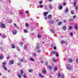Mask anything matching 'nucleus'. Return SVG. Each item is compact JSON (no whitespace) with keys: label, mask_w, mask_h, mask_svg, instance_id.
Listing matches in <instances>:
<instances>
[{"label":"nucleus","mask_w":78,"mask_h":78,"mask_svg":"<svg viewBox=\"0 0 78 78\" xmlns=\"http://www.w3.org/2000/svg\"><path fill=\"white\" fill-rule=\"evenodd\" d=\"M2 64H3L2 67L3 68H4V70H5L7 71L8 69H7V68L6 67V66H5V65H6V63L3 62L2 63Z\"/></svg>","instance_id":"f257e3e1"},{"label":"nucleus","mask_w":78,"mask_h":78,"mask_svg":"<svg viewBox=\"0 0 78 78\" xmlns=\"http://www.w3.org/2000/svg\"><path fill=\"white\" fill-rule=\"evenodd\" d=\"M36 50L39 49V44H37V45L36 47Z\"/></svg>","instance_id":"f03ea898"},{"label":"nucleus","mask_w":78,"mask_h":78,"mask_svg":"<svg viewBox=\"0 0 78 78\" xmlns=\"http://www.w3.org/2000/svg\"><path fill=\"white\" fill-rule=\"evenodd\" d=\"M14 62L13 60H11V61L9 62V64L11 65V64H14Z\"/></svg>","instance_id":"7ed1b4c3"},{"label":"nucleus","mask_w":78,"mask_h":78,"mask_svg":"<svg viewBox=\"0 0 78 78\" xmlns=\"http://www.w3.org/2000/svg\"><path fill=\"white\" fill-rule=\"evenodd\" d=\"M1 27H2V28H5V25L3 23L1 24Z\"/></svg>","instance_id":"20e7f679"},{"label":"nucleus","mask_w":78,"mask_h":78,"mask_svg":"<svg viewBox=\"0 0 78 78\" xmlns=\"http://www.w3.org/2000/svg\"><path fill=\"white\" fill-rule=\"evenodd\" d=\"M58 8L59 9L61 10L62 9V8H63V7H62V5H60V6H58Z\"/></svg>","instance_id":"39448f33"},{"label":"nucleus","mask_w":78,"mask_h":78,"mask_svg":"<svg viewBox=\"0 0 78 78\" xmlns=\"http://www.w3.org/2000/svg\"><path fill=\"white\" fill-rule=\"evenodd\" d=\"M12 33L13 34H16L17 33V30H13Z\"/></svg>","instance_id":"423d86ee"},{"label":"nucleus","mask_w":78,"mask_h":78,"mask_svg":"<svg viewBox=\"0 0 78 78\" xmlns=\"http://www.w3.org/2000/svg\"><path fill=\"white\" fill-rule=\"evenodd\" d=\"M44 16H47V14H48V12H44Z\"/></svg>","instance_id":"0eeeda50"},{"label":"nucleus","mask_w":78,"mask_h":78,"mask_svg":"<svg viewBox=\"0 0 78 78\" xmlns=\"http://www.w3.org/2000/svg\"><path fill=\"white\" fill-rule=\"evenodd\" d=\"M3 58H4V56L3 55H0V59H3Z\"/></svg>","instance_id":"6e6552de"},{"label":"nucleus","mask_w":78,"mask_h":78,"mask_svg":"<svg viewBox=\"0 0 78 78\" xmlns=\"http://www.w3.org/2000/svg\"><path fill=\"white\" fill-rule=\"evenodd\" d=\"M62 28L64 31L66 30V26H63Z\"/></svg>","instance_id":"1a4fd4ad"},{"label":"nucleus","mask_w":78,"mask_h":78,"mask_svg":"<svg viewBox=\"0 0 78 78\" xmlns=\"http://www.w3.org/2000/svg\"><path fill=\"white\" fill-rule=\"evenodd\" d=\"M11 47L12 48H16V46L14 44H12L11 45Z\"/></svg>","instance_id":"9d476101"},{"label":"nucleus","mask_w":78,"mask_h":78,"mask_svg":"<svg viewBox=\"0 0 78 78\" xmlns=\"http://www.w3.org/2000/svg\"><path fill=\"white\" fill-rule=\"evenodd\" d=\"M62 22H59L58 23V26L62 25Z\"/></svg>","instance_id":"9b49d317"},{"label":"nucleus","mask_w":78,"mask_h":78,"mask_svg":"<svg viewBox=\"0 0 78 78\" xmlns=\"http://www.w3.org/2000/svg\"><path fill=\"white\" fill-rule=\"evenodd\" d=\"M67 68L69 70L71 69V66L70 65H68Z\"/></svg>","instance_id":"f8f14e48"},{"label":"nucleus","mask_w":78,"mask_h":78,"mask_svg":"<svg viewBox=\"0 0 78 78\" xmlns=\"http://www.w3.org/2000/svg\"><path fill=\"white\" fill-rule=\"evenodd\" d=\"M49 22L50 23H51V24L52 23H53V20H50L49 21Z\"/></svg>","instance_id":"ddd939ff"},{"label":"nucleus","mask_w":78,"mask_h":78,"mask_svg":"<svg viewBox=\"0 0 78 78\" xmlns=\"http://www.w3.org/2000/svg\"><path fill=\"white\" fill-rule=\"evenodd\" d=\"M56 53L55 51H51V54H55Z\"/></svg>","instance_id":"4468645a"},{"label":"nucleus","mask_w":78,"mask_h":78,"mask_svg":"<svg viewBox=\"0 0 78 78\" xmlns=\"http://www.w3.org/2000/svg\"><path fill=\"white\" fill-rule=\"evenodd\" d=\"M19 61H20L21 62H23V59H22L21 58H20V59L19 60Z\"/></svg>","instance_id":"2eb2a0df"},{"label":"nucleus","mask_w":78,"mask_h":78,"mask_svg":"<svg viewBox=\"0 0 78 78\" xmlns=\"http://www.w3.org/2000/svg\"><path fill=\"white\" fill-rule=\"evenodd\" d=\"M28 71L30 73H31L33 72V70L31 69H30L28 70Z\"/></svg>","instance_id":"dca6fc26"},{"label":"nucleus","mask_w":78,"mask_h":78,"mask_svg":"<svg viewBox=\"0 0 78 78\" xmlns=\"http://www.w3.org/2000/svg\"><path fill=\"white\" fill-rule=\"evenodd\" d=\"M69 20L70 22H73V18H71L69 19Z\"/></svg>","instance_id":"f3484780"},{"label":"nucleus","mask_w":78,"mask_h":78,"mask_svg":"<svg viewBox=\"0 0 78 78\" xmlns=\"http://www.w3.org/2000/svg\"><path fill=\"white\" fill-rule=\"evenodd\" d=\"M76 2L75 1L74 2V4H73V6L74 7H75V6H76Z\"/></svg>","instance_id":"a211bd4d"},{"label":"nucleus","mask_w":78,"mask_h":78,"mask_svg":"<svg viewBox=\"0 0 78 78\" xmlns=\"http://www.w3.org/2000/svg\"><path fill=\"white\" fill-rule=\"evenodd\" d=\"M71 14H74V11L73 10H71Z\"/></svg>","instance_id":"6ab92c4d"},{"label":"nucleus","mask_w":78,"mask_h":78,"mask_svg":"<svg viewBox=\"0 0 78 78\" xmlns=\"http://www.w3.org/2000/svg\"><path fill=\"white\" fill-rule=\"evenodd\" d=\"M61 43L62 44H64V43H65V41L63 40H62L61 41Z\"/></svg>","instance_id":"aec40b11"},{"label":"nucleus","mask_w":78,"mask_h":78,"mask_svg":"<svg viewBox=\"0 0 78 78\" xmlns=\"http://www.w3.org/2000/svg\"><path fill=\"white\" fill-rule=\"evenodd\" d=\"M51 32H52V33H55V30H53L52 28V29L51 30Z\"/></svg>","instance_id":"412c9836"},{"label":"nucleus","mask_w":78,"mask_h":78,"mask_svg":"<svg viewBox=\"0 0 78 78\" xmlns=\"http://www.w3.org/2000/svg\"><path fill=\"white\" fill-rule=\"evenodd\" d=\"M20 72L21 73V74H23V71L22 70V69H21L20 70Z\"/></svg>","instance_id":"4be33fe9"},{"label":"nucleus","mask_w":78,"mask_h":78,"mask_svg":"<svg viewBox=\"0 0 78 78\" xmlns=\"http://www.w3.org/2000/svg\"><path fill=\"white\" fill-rule=\"evenodd\" d=\"M24 32L25 33H28V30H24Z\"/></svg>","instance_id":"5701e85b"},{"label":"nucleus","mask_w":78,"mask_h":78,"mask_svg":"<svg viewBox=\"0 0 78 78\" xmlns=\"http://www.w3.org/2000/svg\"><path fill=\"white\" fill-rule=\"evenodd\" d=\"M69 62H72V61H73L72 59L71 58H70L69 59Z\"/></svg>","instance_id":"b1692460"},{"label":"nucleus","mask_w":78,"mask_h":78,"mask_svg":"<svg viewBox=\"0 0 78 78\" xmlns=\"http://www.w3.org/2000/svg\"><path fill=\"white\" fill-rule=\"evenodd\" d=\"M48 18L49 19H50V18H51V15H49L48 16Z\"/></svg>","instance_id":"393cba45"},{"label":"nucleus","mask_w":78,"mask_h":78,"mask_svg":"<svg viewBox=\"0 0 78 78\" xmlns=\"http://www.w3.org/2000/svg\"><path fill=\"white\" fill-rule=\"evenodd\" d=\"M39 76H41V78H43V77H44V76H42V74L41 73L39 74Z\"/></svg>","instance_id":"a878e982"},{"label":"nucleus","mask_w":78,"mask_h":78,"mask_svg":"<svg viewBox=\"0 0 78 78\" xmlns=\"http://www.w3.org/2000/svg\"><path fill=\"white\" fill-rule=\"evenodd\" d=\"M57 69H58V68L57 67H55V68H54L55 71H56V70H57Z\"/></svg>","instance_id":"bb28decb"},{"label":"nucleus","mask_w":78,"mask_h":78,"mask_svg":"<svg viewBox=\"0 0 78 78\" xmlns=\"http://www.w3.org/2000/svg\"><path fill=\"white\" fill-rule=\"evenodd\" d=\"M68 11H69V9H68V8H66L65 11V12H67Z\"/></svg>","instance_id":"cd10ccee"},{"label":"nucleus","mask_w":78,"mask_h":78,"mask_svg":"<svg viewBox=\"0 0 78 78\" xmlns=\"http://www.w3.org/2000/svg\"><path fill=\"white\" fill-rule=\"evenodd\" d=\"M25 25L26 27H29V24H28V23H26L25 24Z\"/></svg>","instance_id":"c85d7f7f"},{"label":"nucleus","mask_w":78,"mask_h":78,"mask_svg":"<svg viewBox=\"0 0 78 78\" xmlns=\"http://www.w3.org/2000/svg\"><path fill=\"white\" fill-rule=\"evenodd\" d=\"M48 68L49 69H51L52 68V67L51 66H48Z\"/></svg>","instance_id":"c756f323"},{"label":"nucleus","mask_w":78,"mask_h":78,"mask_svg":"<svg viewBox=\"0 0 78 78\" xmlns=\"http://www.w3.org/2000/svg\"><path fill=\"white\" fill-rule=\"evenodd\" d=\"M49 8L50 9H51V5H49L48 6Z\"/></svg>","instance_id":"7c9ffc66"},{"label":"nucleus","mask_w":78,"mask_h":78,"mask_svg":"<svg viewBox=\"0 0 78 78\" xmlns=\"http://www.w3.org/2000/svg\"><path fill=\"white\" fill-rule=\"evenodd\" d=\"M33 56H34V57H36V54L35 53H34L33 54Z\"/></svg>","instance_id":"2f4dec72"},{"label":"nucleus","mask_w":78,"mask_h":78,"mask_svg":"<svg viewBox=\"0 0 78 78\" xmlns=\"http://www.w3.org/2000/svg\"><path fill=\"white\" fill-rule=\"evenodd\" d=\"M23 77L24 78H27V76H26V75L24 74L23 75Z\"/></svg>","instance_id":"473e14b6"},{"label":"nucleus","mask_w":78,"mask_h":78,"mask_svg":"<svg viewBox=\"0 0 78 78\" xmlns=\"http://www.w3.org/2000/svg\"><path fill=\"white\" fill-rule=\"evenodd\" d=\"M2 37L3 39H5V38H6V35H2Z\"/></svg>","instance_id":"72a5a7b5"},{"label":"nucleus","mask_w":78,"mask_h":78,"mask_svg":"<svg viewBox=\"0 0 78 78\" xmlns=\"http://www.w3.org/2000/svg\"><path fill=\"white\" fill-rule=\"evenodd\" d=\"M30 60L32 61H34V59H33V58H30Z\"/></svg>","instance_id":"f704fd0d"},{"label":"nucleus","mask_w":78,"mask_h":78,"mask_svg":"<svg viewBox=\"0 0 78 78\" xmlns=\"http://www.w3.org/2000/svg\"><path fill=\"white\" fill-rule=\"evenodd\" d=\"M52 60L53 61H54V62H56V60L54 58H53L52 59Z\"/></svg>","instance_id":"c9c22d12"},{"label":"nucleus","mask_w":78,"mask_h":78,"mask_svg":"<svg viewBox=\"0 0 78 78\" xmlns=\"http://www.w3.org/2000/svg\"><path fill=\"white\" fill-rule=\"evenodd\" d=\"M42 72L43 73H46L47 72L46 71V70H45V69H44V71H42Z\"/></svg>","instance_id":"e433bc0d"},{"label":"nucleus","mask_w":78,"mask_h":78,"mask_svg":"<svg viewBox=\"0 0 78 78\" xmlns=\"http://www.w3.org/2000/svg\"><path fill=\"white\" fill-rule=\"evenodd\" d=\"M72 28H73V27H72L71 26H70L69 30H71V29H72Z\"/></svg>","instance_id":"4c0bfd02"},{"label":"nucleus","mask_w":78,"mask_h":78,"mask_svg":"<svg viewBox=\"0 0 78 78\" xmlns=\"http://www.w3.org/2000/svg\"><path fill=\"white\" fill-rule=\"evenodd\" d=\"M75 29H76V30H77V29H78V26L77 25H76L75 26Z\"/></svg>","instance_id":"58836bf2"},{"label":"nucleus","mask_w":78,"mask_h":78,"mask_svg":"<svg viewBox=\"0 0 78 78\" xmlns=\"http://www.w3.org/2000/svg\"><path fill=\"white\" fill-rule=\"evenodd\" d=\"M38 38H41V36L39 35V34H38Z\"/></svg>","instance_id":"ea45409f"},{"label":"nucleus","mask_w":78,"mask_h":78,"mask_svg":"<svg viewBox=\"0 0 78 78\" xmlns=\"http://www.w3.org/2000/svg\"><path fill=\"white\" fill-rule=\"evenodd\" d=\"M18 76L19 78H21V74H19L18 75Z\"/></svg>","instance_id":"a19ab883"},{"label":"nucleus","mask_w":78,"mask_h":78,"mask_svg":"<svg viewBox=\"0 0 78 78\" xmlns=\"http://www.w3.org/2000/svg\"><path fill=\"white\" fill-rule=\"evenodd\" d=\"M44 9H48V7H47V6H45L44 7Z\"/></svg>","instance_id":"79ce46f5"},{"label":"nucleus","mask_w":78,"mask_h":78,"mask_svg":"<svg viewBox=\"0 0 78 78\" xmlns=\"http://www.w3.org/2000/svg\"><path fill=\"white\" fill-rule=\"evenodd\" d=\"M40 7L41 8H43V5H40Z\"/></svg>","instance_id":"37998d69"},{"label":"nucleus","mask_w":78,"mask_h":78,"mask_svg":"<svg viewBox=\"0 0 78 78\" xmlns=\"http://www.w3.org/2000/svg\"><path fill=\"white\" fill-rule=\"evenodd\" d=\"M61 74H60V73H58V76L59 77H60V76H61Z\"/></svg>","instance_id":"c03bdc74"},{"label":"nucleus","mask_w":78,"mask_h":78,"mask_svg":"<svg viewBox=\"0 0 78 78\" xmlns=\"http://www.w3.org/2000/svg\"><path fill=\"white\" fill-rule=\"evenodd\" d=\"M14 27H17V25H16V24L14 23Z\"/></svg>","instance_id":"a18cd8bd"},{"label":"nucleus","mask_w":78,"mask_h":78,"mask_svg":"<svg viewBox=\"0 0 78 78\" xmlns=\"http://www.w3.org/2000/svg\"><path fill=\"white\" fill-rule=\"evenodd\" d=\"M11 22H12L11 20H9V21L8 22V23H11Z\"/></svg>","instance_id":"49530a36"},{"label":"nucleus","mask_w":78,"mask_h":78,"mask_svg":"<svg viewBox=\"0 0 78 78\" xmlns=\"http://www.w3.org/2000/svg\"><path fill=\"white\" fill-rule=\"evenodd\" d=\"M75 8L76 9H77V10H78V6H75Z\"/></svg>","instance_id":"de8ad7c7"},{"label":"nucleus","mask_w":78,"mask_h":78,"mask_svg":"<svg viewBox=\"0 0 78 78\" xmlns=\"http://www.w3.org/2000/svg\"><path fill=\"white\" fill-rule=\"evenodd\" d=\"M17 64H18V65L19 66H20V64H21L20 63H18Z\"/></svg>","instance_id":"09e8293b"},{"label":"nucleus","mask_w":78,"mask_h":78,"mask_svg":"<svg viewBox=\"0 0 78 78\" xmlns=\"http://www.w3.org/2000/svg\"><path fill=\"white\" fill-rule=\"evenodd\" d=\"M24 50H26V48H27V47H26V45H25L24 47Z\"/></svg>","instance_id":"8fccbe9b"},{"label":"nucleus","mask_w":78,"mask_h":78,"mask_svg":"<svg viewBox=\"0 0 78 78\" xmlns=\"http://www.w3.org/2000/svg\"><path fill=\"white\" fill-rule=\"evenodd\" d=\"M56 56L57 57H58V52H56Z\"/></svg>","instance_id":"3c124183"},{"label":"nucleus","mask_w":78,"mask_h":78,"mask_svg":"<svg viewBox=\"0 0 78 78\" xmlns=\"http://www.w3.org/2000/svg\"><path fill=\"white\" fill-rule=\"evenodd\" d=\"M42 1H40L39 4H42Z\"/></svg>","instance_id":"603ef678"},{"label":"nucleus","mask_w":78,"mask_h":78,"mask_svg":"<svg viewBox=\"0 0 78 78\" xmlns=\"http://www.w3.org/2000/svg\"><path fill=\"white\" fill-rule=\"evenodd\" d=\"M70 35L71 36H73V33L71 32V33L70 34Z\"/></svg>","instance_id":"864d4df0"},{"label":"nucleus","mask_w":78,"mask_h":78,"mask_svg":"<svg viewBox=\"0 0 78 78\" xmlns=\"http://www.w3.org/2000/svg\"><path fill=\"white\" fill-rule=\"evenodd\" d=\"M54 50H56V46H54Z\"/></svg>","instance_id":"5fc2aeb1"},{"label":"nucleus","mask_w":78,"mask_h":78,"mask_svg":"<svg viewBox=\"0 0 78 78\" xmlns=\"http://www.w3.org/2000/svg\"><path fill=\"white\" fill-rule=\"evenodd\" d=\"M9 56H7V57L6 59H9Z\"/></svg>","instance_id":"6e6d98bb"},{"label":"nucleus","mask_w":78,"mask_h":78,"mask_svg":"<svg viewBox=\"0 0 78 78\" xmlns=\"http://www.w3.org/2000/svg\"><path fill=\"white\" fill-rule=\"evenodd\" d=\"M58 21H59V19H57L56 20V22H58Z\"/></svg>","instance_id":"4d7b16f0"},{"label":"nucleus","mask_w":78,"mask_h":78,"mask_svg":"<svg viewBox=\"0 0 78 78\" xmlns=\"http://www.w3.org/2000/svg\"><path fill=\"white\" fill-rule=\"evenodd\" d=\"M73 19H75V18H76V16H73Z\"/></svg>","instance_id":"13d9d810"},{"label":"nucleus","mask_w":78,"mask_h":78,"mask_svg":"<svg viewBox=\"0 0 78 78\" xmlns=\"http://www.w3.org/2000/svg\"><path fill=\"white\" fill-rule=\"evenodd\" d=\"M63 5H64V6H66V3H64L63 4Z\"/></svg>","instance_id":"bf43d9fd"},{"label":"nucleus","mask_w":78,"mask_h":78,"mask_svg":"<svg viewBox=\"0 0 78 78\" xmlns=\"http://www.w3.org/2000/svg\"><path fill=\"white\" fill-rule=\"evenodd\" d=\"M63 22H64V23H66V20H63Z\"/></svg>","instance_id":"052dcab7"},{"label":"nucleus","mask_w":78,"mask_h":78,"mask_svg":"<svg viewBox=\"0 0 78 78\" xmlns=\"http://www.w3.org/2000/svg\"><path fill=\"white\" fill-rule=\"evenodd\" d=\"M76 62L77 63H78V59H76Z\"/></svg>","instance_id":"680f3d73"},{"label":"nucleus","mask_w":78,"mask_h":78,"mask_svg":"<svg viewBox=\"0 0 78 78\" xmlns=\"http://www.w3.org/2000/svg\"><path fill=\"white\" fill-rule=\"evenodd\" d=\"M26 12V13H27V14H28V11H26V12Z\"/></svg>","instance_id":"e2e57ef3"},{"label":"nucleus","mask_w":78,"mask_h":78,"mask_svg":"<svg viewBox=\"0 0 78 78\" xmlns=\"http://www.w3.org/2000/svg\"><path fill=\"white\" fill-rule=\"evenodd\" d=\"M41 63H44V61L42 60H41Z\"/></svg>","instance_id":"0e129e2a"},{"label":"nucleus","mask_w":78,"mask_h":78,"mask_svg":"<svg viewBox=\"0 0 78 78\" xmlns=\"http://www.w3.org/2000/svg\"><path fill=\"white\" fill-rule=\"evenodd\" d=\"M37 51V52H38V53H39V52H40L41 51L40 50H38V51Z\"/></svg>","instance_id":"69168bd1"},{"label":"nucleus","mask_w":78,"mask_h":78,"mask_svg":"<svg viewBox=\"0 0 78 78\" xmlns=\"http://www.w3.org/2000/svg\"><path fill=\"white\" fill-rule=\"evenodd\" d=\"M27 62V61H26V60H25L24 61V63H26V62Z\"/></svg>","instance_id":"338daca9"},{"label":"nucleus","mask_w":78,"mask_h":78,"mask_svg":"<svg viewBox=\"0 0 78 78\" xmlns=\"http://www.w3.org/2000/svg\"><path fill=\"white\" fill-rule=\"evenodd\" d=\"M18 50L19 51H20V49H18Z\"/></svg>","instance_id":"774afa93"}]
</instances>
